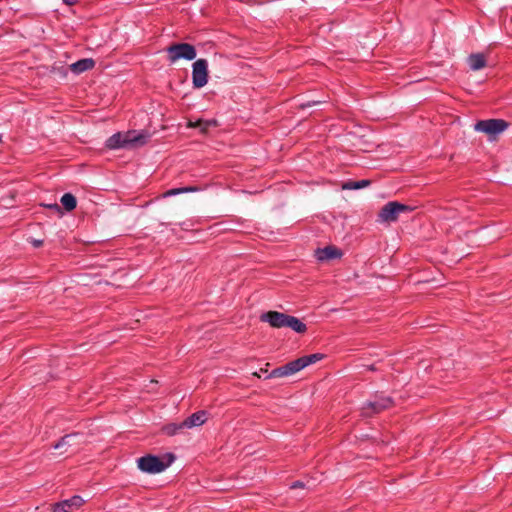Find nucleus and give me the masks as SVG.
Masks as SVG:
<instances>
[{"instance_id": "obj_17", "label": "nucleus", "mask_w": 512, "mask_h": 512, "mask_svg": "<svg viewBox=\"0 0 512 512\" xmlns=\"http://www.w3.org/2000/svg\"><path fill=\"white\" fill-rule=\"evenodd\" d=\"M215 120H203L198 119L195 122L189 121L188 126L193 128H198L201 133L205 134L207 133L208 129L212 126H216Z\"/></svg>"}, {"instance_id": "obj_24", "label": "nucleus", "mask_w": 512, "mask_h": 512, "mask_svg": "<svg viewBox=\"0 0 512 512\" xmlns=\"http://www.w3.org/2000/svg\"><path fill=\"white\" fill-rule=\"evenodd\" d=\"M303 487H304V483L301 481H295L290 486L291 489L303 488Z\"/></svg>"}, {"instance_id": "obj_5", "label": "nucleus", "mask_w": 512, "mask_h": 512, "mask_svg": "<svg viewBox=\"0 0 512 512\" xmlns=\"http://www.w3.org/2000/svg\"><path fill=\"white\" fill-rule=\"evenodd\" d=\"M167 59L170 63H175L180 59L193 60L197 52L196 48L189 43H172L166 48Z\"/></svg>"}, {"instance_id": "obj_14", "label": "nucleus", "mask_w": 512, "mask_h": 512, "mask_svg": "<svg viewBox=\"0 0 512 512\" xmlns=\"http://www.w3.org/2000/svg\"><path fill=\"white\" fill-rule=\"evenodd\" d=\"M95 66V61L91 58H84L76 61L75 63L70 65V69L72 72L76 74L83 73L85 71L91 70Z\"/></svg>"}, {"instance_id": "obj_16", "label": "nucleus", "mask_w": 512, "mask_h": 512, "mask_svg": "<svg viewBox=\"0 0 512 512\" xmlns=\"http://www.w3.org/2000/svg\"><path fill=\"white\" fill-rule=\"evenodd\" d=\"M187 429L183 426V421L180 423H168L161 428V431L167 436H174Z\"/></svg>"}, {"instance_id": "obj_9", "label": "nucleus", "mask_w": 512, "mask_h": 512, "mask_svg": "<svg viewBox=\"0 0 512 512\" xmlns=\"http://www.w3.org/2000/svg\"><path fill=\"white\" fill-rule=\"evenodd\" d=\"M82 437L81 433L74 432L70 434H66L60 438L58 442H56L52 447L55 450H61L60 454H64L67 452L75 453L80 449L82 442L76 441Z\"/></svg>"}, {"instance_id": "obj_8", "label": "nucleus", "mask_w": 512, "mask_h": 512, "mask_svg": "<svg viewBox=\"0 0 512 512\" xmlns=\"http://www.w3.org/2000/svg\"><path fill=\"white\" fill-rule=\"evenodd\" d=\"M508 126L509 123L503 119H487L478 121L474 128L476 131L492 136L503 132Z\"/></svg>"}, {"instance_id": "obj_20", "label": "nucleus", "mask_w": 512, "mask_h": 512, "mask_svg": "<svg viewBox=\"0 0 512 512\" xmlns=\"http://www.w3.org/2000/svg\"><path fill=\"white\" fill-rule=\"evenodd\" d=\"M371 181L370 180H366V179H363V180H360V181H347L345 182L343 185H342V188L343 189H346V190H358V189H362L364 187H367L368 185H370Z\"/></svg>"}, {"instance_id": "obj_1", "label": "nucleus", "mask_w": 512, "mask_h": 512, "mask_svg": "<svg viewBox=\"0 0 512 512\" xmlns=\"http://www.w3.org/2000/svg\"><path fill=\"white\" fill-rule=\"evenodd\" d=\"M150 135L147 132L138 133L135 130H129L125 133L117 132L110 136L106 142L105 147L110 150L142 146L147 143Z\"/></svg>"}, {"instance_id": "obj_6", "label": "nucleus", "mask_w": 512, "mask_h": 512, "mask_svg": "<svg viewBox=\"0 0 512 512\" xmlns=\"http://www.w3.org/2000/svg\"><path fill=\"white\" fill-rule=\"evenodd\" d=\"M411 211H413L411 206L402 204L397 201H391L381 208L378 216L381 221L389 223L397 221L400 213H408Z\"/></svg>"}, {"instance_id": "obj_12", "label": "nucleus", "mask_w": 512, "mask_h": 512, "mask_svg": "<svg viewBox=\"0 0 512 512\" xmlns=\"http://www.w3.org/2000/svg\"><path fill=\"white\" fill-rule=\"evenodd\" d=\"M342 255V250L333 245H328L324 248H318L316 250V257L319 261L339 259L342 257Z\"/></svg>"}, {"instance_id": "obj_25", "label": "nucleus", "mask_w": 512, "mask_h": 512, "mask_svg": "<svg viewBox=\"0 0 512 512\" xmlns=\"http://www.w3.org/2000/svg\"><path fill=\"white\" fill-rule=\"evenodd\" d=\"M68 6H73L78 3V0H62Z\"/></svg>"}, {"instance_id": "obj_15", "label": "nucleus", "mask_w": 512, "mask_h": 512, "mask_svg": "<svg viewBox=\"0 0 512 512\" xmlns=\"http://www.w3.org/2000/svg\"><path fill=\"white\" fill-rule=\"evenodd\" d=\"M468 64L471 70L477 71L486 67L487 60L483 53H475L469 55Z\"/></svg>"}, {"instance_id": "obj_13", "label": "nucleus", "mask_w": 512, "mask_h": 512, "mask_svg": "<svg viewBox=\"0 0 512 512\" xmlns=\"http://www.w3.org/2000/svg\"><path fill=\"white\" fill-rule=\"evenodd\" d=\"M207 420V412L205 410H200L189 417H187L185 420H183V426H186L187 429L201 426L203 425Z\"/></svg>"}, {"instance_id": "obj_10", "label": "nucleus", "mask_w": 512, "mask_h": 512, "mask_svg": "<svg viewBox=\"0 0 512 512\" xmlns=\"http://www.w3.org/2000/svg\"><path fill=\"white\" fill-rule=\"evenodd\" d=\"M304 369L301 359L297 358L293 361L288 362L287 364L277 367L271 371L269 374V378H281L286 377L292 374L299 372Z\"/></svg>"}, {"instance_id": "obj_3", "label": "nucleus", "mask_w": 512, "mask_h": 512, "mask_svg": "<svg viewBox=\"0 0 512 512\" xmlns=\"http://www.w3.org/2000/svg\"><path fill=\"white\" fill-rule=\"evenodd\" d=\"M165 458H167V461H164L159 456L148 454L140 457L137 460V465L145 473L157 474L168 468L175 460V456L172 453H167Z\"/></svg>"}, {"instance_id": "obj_21", "label": "nucleus", "mask_w": 512, "mask_h": 512, "mask_svg": "<svg viewBox=\"0 0 512 512\" xmlns=\"http://www.w3.org/2000/svg\"><path fill=\"white\" fill-rule=\"evenodd\" d=\"M325 355L322 353H314L310 355H304L302 357H299L301 359L303 367H307L311 364H314L322 359H324Z\"/></svg>"}, {"instance_id": "obj_23", "label": "nucleus", "mask_w": 512, "mask_h": 512, "mask_svg": "<svg viewBox=\"0 0 512 512\" xmlns=\"http://www.w3.org/2000/svg\"><path fill=\"white\" fill-rule=\"evenodd\" d=\"M45 207L51 209V210H54L56 212H60L61 211V207L57 204V203H53V204H46L44 205Z\"/></svg>"}, {"instance_id": "obj_11", "label": "nucleus", "mask_w": 512, "mask_h": 512, "mask_svg": "<svg viewBox=\"0 0 512 512\" xmlns=\"http://www.w3.org/2000/svg\"><path fill=\"white\" fill-rule=\"evenodd\" d=\"M84 504V500L79 495H74L69 499L52 505L53 512H73Z\"/></svg>"}, {"instance_id": "obj_7", "label": "nucleus", "mask_w": 512, "mask_h": 512, "mask_svg": "<svg viewBox=\"0 0 512 512\" xmlns=\"http://www.w3.org/2000/svg\"><path fill=\"white\" fill-rule=\"evenodd\" d=\"M208 82V62L206 59H197L192 65V84L194 88H202Z\"/></svg>"}, {"instance_id": "obj_18", "label": "nucleus", "mask_w": 512, "mask_h": 512, "mask_svg": "<svg viewBox=\"0 0 512 512\" xmlns=\"http://www.w3.org/2000/svg\"><path fill=\"white\" fill-rule=\"evenodd\" d=\"M60 202L63 206V208L67 211V212H71L72 210H74L77 206V200H76V197L71 194V193H65L61 199H60Z\"/></svg>"}, {"instance_id": "obj_2", "label": "nucleus", "mask_w": 512, "mask_h": 512, "mask_svg": "<svg viewBox=\"0 0 512 512\" xmlns=\"http://www.w3.org/2000/svg\"><path fill=\"white\" fill-rule=\"evenodd\" d=\"M262 322H267L273 328L288 327L293 331L303 334L307 326L299 318L278 311H268L260 316Z\"/></svg>"}, {"instance_id": "obj_22", "label": "nucleus", "mask_w": 512, "mask_h": 512, "mask_svg": "<svg viewBox=\"0 0 512 512\" xmlns=\"http://www.w3.org/2000/svg\"><path fill=\"white\" fill-rule=\"evenodd\" d=\"M30 243L34 248H40L41 246H43L44 241L40 239H32Z\"/></svg>"}, {"instance_id": "obj_26", "label": "nucleus", "mask_w": 512, "mask_h": 512, "mask_svg": "<svg viewBox=\"0 0 512 512\" xmlns=\"http://www.w3.org/2000/svg\"><path fill=\"white\" fill-rule=\"evenodd\" d=\"M367 369H368L369 371H376V367H375V365H374V364L367 366Z\"/></svg>"}, {"instance_id": "obj_4", "label": "nucleus", "mask_w": 512, "mask_h": 512, "mask_svg": "<svg viewBox=\"0 0 512 512\" xmlns=\"http://www.w3.org/2000/svg\"><path fill=\"white\" fill-rule=\"evenodd\" d=\"M394 405L395 402L392 397L385 396L382 393H376L374 395V400H369L362 405L360 415L364 418H371L392 408Z\"/></svg>"}, {"instance_id": "obj_19", "label": "nucleus", "mask_w": 512, "mask_h": 512, "mask_svg": "<svg viewBox=\"0 0 512 512\" xmlns=\"http://www.w3.org/2000/svg\"><path fill=\"white\" fill-rule=\"evenodd\" d=\"M199 190H200V188L197 186H185V187L170 189V190L166 191L163 194V196L169 197V196H175V195L182 194V193L197 192Z\"/></svg>"}]
</instances>
